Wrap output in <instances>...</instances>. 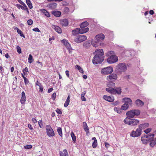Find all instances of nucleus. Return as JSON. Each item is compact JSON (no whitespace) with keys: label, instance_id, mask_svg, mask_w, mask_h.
Masks as SVG:
<instances>
[{"label":"nucleus","instance_id":"obj_1","mask_svg":"<svg viewBox=\"0 0 156 156\" xmlns=\"http://www.w3.org/2000/svg\"><path fill=\"white\" fill-rule=\"evenodd\" d=\"M96 55L93 58L92 62L94 64L101 63L104 60L103 51V49H99L96 50Z\"/></svg>","mask_w":156,"mask_h":156},{"label":"nucleus","instance_id":"obj_2","mask_svg":"<svg viewBox=\"0 0 156 156\" xmlns=\"http://www.w3.org/2000/svg\"><path fill=\"white\" fill-rule=\"evenodd\" d=\"M108 86L109 88L106 89V90L111 94H120L122 92V89L121 87H115L114 88L112 87H114L115 84L112 82H110L107 83Z\"/></svg>","mask_w":156,"mask_h":156},{"label":"nucleus","instance_id":"obj_3","mask_svg":"<svg viewBox=\"0 0 156 156\" xmlns=\"http://www.w3.org/2000/svg\"><path fill=\"white\" fill-rule=\"evenodd\" d=\"M140 113V110L138 109H133L128 111L126 113L127 117L129 119L134 118L135 115H138Z\"/></svg>","mask_w":156,"mask_h":156},{"label":"nucleus","instance_id":"obj_4","mask_svg":"<svg viewBox=\"0 0 156 156\" xmlns=\"http://www.w3.org/2000/svg\"><path fill=\"white\" fill-rule=\"evenodd\" d=\"M127 69V67L125 63L119 64L116 67V72L118 74H121L122 72H125Z\"/></svg>","mask_w":156,"mask_h":156},{"label":"nucleus","instance_id":"obj_5","mask_svg":"<svg viewBox=\"0 0 156 156\" xmlns=\"http://www.w3.org/2000/svg\"><path fill=\"white\" fill-rule=\"evenodd\" d=\"M139 121L135 119H131L129 118H126L124 120V122L126 124L131 126L137 125L139 122Z\"/></svg>","mask_w":156,"mask_h":156},{"label":"nucleus","instance_id":"obj_6","mask_svg":"<svg viewBox=\"0 0 156 156\" xmlns=\"http://www.w3.org/2000/svg\"><path fill=\"white\" fill-rule=\"evenodd\" d=\"M113 71V69L111 66H108L102 69L101 73L104 75H108L111 73Z\"/></svg>","mask_w":156,"mask_h":156},{"label":"nucleus","instance_id":"obj_7","mask_svg":"<svg viewBox=\"0 0 156 156\" xmlns=\"http://www.w3.org/2000/svg\"><path fill=\"white\" fill-rule=\"evenodd\" d=\"M47 134L49 137L53 136H55V133L50 125H48L46 126Z\"/></svg>","mask_w":156,"mask_h":156},{"label":"nucleus","instance_id":"obj_8","mask_svg":"<svg viewBox=\"0 0 156 156\" xmlns=\"http://www.w3.org/2000/svg\"><path fill=\"white\" fill-rule=\"evenodd\" d=\"M142 131V129L139 127L135 131L134 130L132 131L130 136L133 137H138L141 135Z\"/></svg>","mask_w":156,"mask_h":156},{"label":"nucleus","instance_id":"obj_9","mask_svg":"<svg viewBox=\"0 0 156 156\" xmlns=\"http://www.w3.org/2000/svg\"><path fill=\"white\" fill-rule=\"evenodd\" d=\"M118 57L115 55H110L107 59L108 62L109 64H112L118 61Z\"/></svg>","mask_w":156,"mask_h":156},{"label":"nucleus","instance_id":"obj_10","mask_svg":"<svg viewBox=\"0 0 156 156\" xmlns=\"http://www.w3.org/2000/svg\"><path fill=\"white\" fill-rule=\"evenodd\" d=\"M87 37L85 35H79L77 36L74 40L77 43H80L85 41L87 39Z\"/></svg>","mask_w":156,"mask_h":156},{"label":"nucleus","instance_id":"obj_11","mask_svg":"<svg viewBox=\"0 0 156 156\" xmlns=\"http://www.w3.org/2000/svg\"><path fill=\"white\" fill-rule=\"evenodd\" d=\"M105 38V36L103 34H100L96 35L95 37V39L99 43L104 40Z\"/></svg>","mask_w":156,"mask_h":156},{"label":"nucleus","instance_id":"obj_12","mask_svg":"<svg viewBox=\"0 0 156 156\" xmlns=\"http://www.w3.org/2000/svg\"><path fill=\"white\" fill-rule=\"evenodd\" d=\"M117 78V75L115 73H112L108 76L107 77V80L109 81H110L113 80H116Z\"/></svg>","mask_w":156,"mask_h":156},{"label":"nucleus","instance_id":"obj_13","mask_svg":"<svg viewBox=\"0 0 156 156\" xmlns=\"http://www.w3.org/2000/svg\"><path fill=\"white\" fill-rule=\"evenodd\" d=\"M91 43L92 45L94 47H98L99 45L101 46H103L104 45V43H99V42H98L96 40H93L91 42Z\"/></svg>","mask_w":156,"mask_h":156},{"label":"nucleus","instance_id":"obj_14","mask_svg":"<svg viewBox=\"0 0 156 156\" xmlns=\"http://www.w3.org/2000/svg\"><path fill=\"white\" fill-rule=\"evenodd\" d=\"M104 99L109 102H112L114 101V98L113 96H109L105 95L103 96Z\"/></svg>","mask_w":156,"mask_h":156},{"label":"nucleus","instance_id":"obj_15","mask_svg":"<svg viewBox=\"0 0 156 156\" xmlns=\"http://www.w3.org/2000/svg\"><path fill=\"white\" fill-rule=\"evenodd\" d=\"M148 140L150 142V146L151 147H153L156 144V138L148 139Z\"/></svg>","mask_w":156,"mask_h":156},{"label":"nucleus","instance_id":"obj_16","mask_svg":"<svg viewBox=\"0 0 156 156\" xmlns=\"http://www.w3.org/2000/svg\"><path fill=\"white\" fill-rule=\"evenodd\" d=\"M135 104L138 107H141L144 105V103L141 100L137 99L135 101Z\"/></svg>","mask_w":156,"mask_h":156},{"label":"nucleus","instance_id":"obj_17","mask_svg":"<svg viewBox=\"0 0 156 156\" xmlns=\"http://www.w3.org/2000/svg\"><path fill=\"white\" fill-rule=\"evenodd\" d=\"M22 96L20 99V102L22 104H23L25 103L26 98L24 92L23 91L21 93Z\"/></svg>","mask_w":156,"mask_h":156},{"label":"nucleus","instance_id":"obj_18","mask_svg":"<svg viewBox=\"0 0 156 156\" xmlns=\"http://www.w3.org/2000/svg\"><path fill=\"white\" fill-rule=\"evenodd\" d=\"M125 103L128 104L129 105H131L132 104V101L130 98H125L123 99Z\"/></svg>","mask_w":156,"mask_h":156},{"label":"nucleus","instance_id":"obj_19","mask_svg":"<svg viewBox=\"0 0 156 156\" xmlns=\"http://www.w3.org/2000/svg\"><path fill=\"white\" fill-rule=\"evenodd\" d=\"M83 125L84 130L86 132L87 135L88 133H89V128L87 126V124L86 122H83Z\"/></svg>","mask_w":156,"mask_h":156},{"label":"nucleus","instance_id":"obj_20","mask_svg":"<svg viewBox=\"0 0 156 156\" xmlns=\"http://www.w3.org/2000/svg\"><path fill=\"white\" fill-rule=\"evenodd\" d=\"M149 124L147 123H145L144 124H141L139 125V127L142 130V129H145L149 126Z\"/></svg>","mask_w":156,"mask_h":156},{"label":"nucleus","instance_id":"obj_21","mask_svg":"<svg viewBox=\"0 0 156 156\" xmlns=\"http://www.w3.org/2000/svg\"><path fill=\"white\" fill-rule=\"evenodd\" d=\"M57 6V4L55 3H50L48 5V7L51 9H55L56 8Z\"/></svg>","mask_w":156,"mask_h":156},{"label":"nucleus","instance_id":"obj_22","mask_svg":"<svg viewBox=\"0 0 156 156\" xmlns=\"http://www.w3.org/2000/svg\"><path fill=\"white\" fill-rule=\"evenodd\" d=\"M52 14L55 16L59 17L61 15V12L58 11H53L51 12Z\"/></svg>","mask_w":156,"mask_h":156},{"label":"nucleus","instance_id":"obj_23","mask_svg":"<svg viewBox=\"0 0 156 156\" xmlns=\"http://www.w3.org/2000/svg\"><path fill=\"white\" fill-rule=\"evenodd\" d=\"M80 29L76 28L72 31V34L75 36L80 33Z\"/></svg>","mask_w":156,"mask_h":156},{"label":"nucleus","instance_id":"obj_24","mask_svg":"<svg viewBox=\"0 0 156 156\" xmlns=\"http://www.w3.org/2000/svg\"><path fill=\"white\" fill-rule=\"evenodd\" d=\"M89 30V28L88 27H86L85 28H82L80 29V33L81 34H83L85 33Z\"/></svg>","mask_w":156,"mask_h":156},{"label":"nucleus","instance_id":"obj_25","mask_svg":"<svg viewBox=\"0 0 156 156\" xmlns=\"http://www.w3.org/2000/svg\"><path fill=\"white\" fill-rule=\"evenodd\" d=\"M92 140H94V141L92 143V147L94 148H95L96 147L97 145V141L96 138L94 137L92 138Z\"/></svg>","mask_w":156,"mask_h":156},{"label":"nucleus","instance_id":"obj_26","mask_svg":"<svg viewBox=\"0 0 156 156\" xmlns=\"http://www.w3.org/2000/svg\"><path fill=\"white\" fill-rule=\"evenodd\" d=\"M88 23L87 21H85L81 23L80 24V26L81 28H84L88 26Z\"/></svg>","mask_w":156,"mask_h":156},{"label":"nucleus","instance_id":"obj_27","mask_svg":"<svg viewBox=\"0 0 156 156\" xmlns=\"http://www.w3.org/2000/svg\"><path fill=\"white\" fill-rule=\"evenodd\" d=\"M61 24L62 26H67L68 25V21L66 19H64L61 22Z\"/></svg>","mask_w":156,"mask_h":156},{"label":"nucleus","instance_id":"obj_28","mask_svg":"<svg viewBox=\"0 0 156 156\" xmlns=\"http://www.w3.org/2000/svg\"><path fill=\"white\" fill-rule=\"evenodd\" d=\"M42 12L46 17H50V15L49 13L47 12L45 9H43L42 10Z\"/></svg>","mask_w":156,"mask_h":156},{"label":"nucleus","instance_id":"obj_29","mask_svg":"<svg viewBox=\"0 0 156 156\" xmlns=\"http://www.w3.org/2000/svg\"><path fill=\"white\" fill-rule=\"evenodd\" d=\"M128 108L129 105L128 104L125 103L121 106V109L126 110H127Z\"/></svg>","mask_w":156,"mask_h":156},{"label":"nucleus","instance_id":"obj_30","mask_svg":"<svg viewBox=\"0 0 156 156\" xmlns=\"http://www.w3.org/2000/svg\"><path fill=\"white\" fill-rule=\"evenodd\" d=\"M141 140L143 144H147V142L148 141H149V140H148V139H146L144 138V137L143 136L141 137Z\"/></svg>","mask_w":156,"mask_h":156},{"label":"nucleus","instance_id":"obj_31","mask_svg":"<svg viewBox=\"0 0 156 156\" xmlns=\"http://www.w3.org/2000/svg\"><path fill=\"white\" fill-rule=\"evenodd\" d=\"M54 28L55 30L59 34L62 33V30L61 28L57 26H54Z\"/></svg>","mask_w":156,"mask_h":156},{"label":"nucleus","instance_id":"obj_32","mask_svg":"<svg viewBox=\"0 0 156 156\" xmlns=\"http://www.w3.org/2000/svg\"><path fill=\"white\" fill-rule=\"evenodd\" d=\"M70 101V97L69 95L64 103V106L65 107H67L69 105Z\"/></svg>","mask_w":156,"mask_h":156},{"label":"nucleus","instance_id":"obj_33","mask_svg":"<svg viewBox=\"0 0 156 156\" xmlns=\"http://www.w3.org/2000/svg\"><path fill=\"white\" fill-rule=\"evenodd\" d=\"M15 29L17 30V32L20 35V36L21 37H23L24 38H25V36L23 34L22 32L20 30H19L17 27H16L15 28Z\"/></svg>","mask_w":156,"mask_h":156},{"label":"nucleus","instance_id":"obj_34","mask_svg":"<svg viewBox=\"0 0 156 156\" xmlns=\"http://www.w3.org/2000/svg\"><path fill=\"white\" fill-rule=\"evenodd\" d=\"M70 135L73 142L74 143H75L76 140V137L73 131L71 132Z\"/></svg>","mask_w":156,"mask_h":156},{"label":"nucleus","instance_id":"obj_35","mask_svg":"<svg viewBox=\"0 0 156 156\" xmlns=\"http://www.w3.org/2000/svg\"><path fill=\"white\" fill-rule=\"evenodd\" d=\"M90 45V43L89 41H86L83 44V46L86 48H88Z\"/></svg>","mask_w":156,"mask_h":156},{"label":"nucleus","instance_id":"obj_36","mask_svg":"<svg viewBox=\"0 0 156 156\" xmlns=\"http://www.w3.org/2000/svg\"><path fill=\"white\" fill-rule=\"evenodd\" d=\"M75 68L78 70L80 72L82 73H84V71L82 69L81 67L79 66L78 65H76L75 66Z\"/></svg>","mask_w":156,"mask_h":156},{"label":"nucleus","instance_id":"obj_37","mask_svg":"<svg viewBox=\"0 0 156 156\" xmlns=\"http://www.w3.org/2000/svg\"><path fill=\"white\" fill-rule=\"evenodd\" d=\"M26 2L27 5L30 9H32L33 8V6L30 0H26Z\"/></svg>","mask_w":156,"mask_h":156},{"label":"nucleus","instance_id":"obj_38","mask_svg":"<svg viewBox=\"0 0 156 156\" xmlns=\"http://www.w3.org/2000/svg\"><path fill=\"white\" fill-rule=\"evenodd\" d=\"M34 61V59L31 54L29 55V57L28 58V62L30 63H31Z\"/></svg>","mask_w":156,"mask_h":156},{"label":"nucleus","instance_id":"obj_39","mask_svg":"<svg viewBox=\"0 0 156 156\" xmlns=\"http://www.w3.org/2000/svg\"><path fill=\"white\" fill-rule=\"evenodd\" d=\"M57 130L60 136L62 137V129L60 127H58L57 129Z\"/></svg>","mask_w":156,"mask_h":156},{"label":"nucleus","instance_id":"obj_40","mask_svg":"<svg viewBox=\"0 0 156 156\" xmlns=\"http://www.w3.org/2000/svg\"><path fill=\"white\" fill-rule=\"evenodd\" d=\"M124 53L125 54V56L127 57H129L131 55V52L129 50H126L124 52Z\"/></svg>","mask_w":156,"mask_h":156},{"label":"nucleus","instance_id":"obj_41","mask_svg":"<svg viewBox=\"0 0 156 156\" xmlns=\"http://www.w3.org/2000/svg\"><path fill=\"white\" fill-rule=\"evenodd\" d=\"M27 23L28 25H31L33 24V20H32L30 19V20H27Z\"/></svg>","mask_w":156,"mask_h":156},{"label":"nucleus","instance_id":"obj_42","mask_svg":"<svg viewBox=\"0 0 156 156\" xmlns=\"http://www.w3.org/2000/svg\"><path fill=\"white\" fill-rule=\"evenodd\" d=\"M16 49L17 50V52L18 53L20 54L21 53V50L20 46H16Z\"/></svg>","mask_w":156,"mask_h":156},{"label":"nucleus","instance_id":"obj_43","mask_svg":"<svg viewBox=\"0 0 156 156\" xmlns=\"http://www.w3.org/2000/svg\"><path fill=\"white\" fill-rule=\"evenodd\" d=\"M149 139H151V138H154V134H150L149 133L148 134Z\"/></svg>","mask_w":156,"mask_h":156},{"label":"nucleus","instance_id":"obj_44","mask_svg":"<svg viewBox=\"0 0 156 156\" xmlns=\"http://www.w3.org/2000/svg\"><path fill=\"white\" fill-rule=\"evenodd\" d=\"M62 42L66 46V45L68 44L69 43L66 40L63 39L62 41Z\"/></svg>","mask_w":156,"mask_h":156},{"label":"nucleus","instance_id":"obj_45","mask_svg":"<svg viewBox=\"0 0 156 156\" xmlns=\"http://www.w3.org/2000/svg\"><path fill=\"white\" fill-rule=\"evenodd\" d=\"M28 72V69L27 67H26L25 69H23V72L24 75L26 74V73L27 72Z\"/></svg>","mask_w":156,"mask_h":156},{"label":"nucleus","instance_id":"obj_46","mask_svg":"<svg viewBox=\"0 0 156 156\" xmlns=\"http://www.w3.org/2000/svg\"><path fill=\"white\" fill-rule=\"evenodd\" d=\"M151 130V129L150 128H149L144 131V132L146 133L147 134L150 132Z\"/></svg>","mask_w":156,"mask_h":156},{"label":"nucleus","instance_id":"obj_47","mask_svg":"<svg viewBox=\"0 0 156 156\" xmlns=\"http://www.w3.org/2000/svg\"><path fill=\"white\" fill-rule=\"evenodd\" d=\"M32 147V146L31 145H28L24 146V147L26 149H31Z\"/></svg>","mask_w":156,"mask_h":156},{"label":"nucleus","instance_id":"obj_48","mask_svg":"<svg viewBox=\"0 0 156 156\" xmlns=\"http://www.w3.org/2000/svg\"><path fill=\"white\" fill-rule=\"evenodd\" d=\"M66 46L67 48L69 51H70V50H71V47L69 43L68 44L66 45Z\"/></svg>","mask_w":156,"mask_h":156},{"label":"nucleus","instance_id":"obj_49","mask_svg":"<svg viewBox=\"0 0 156 156\" xmlns=\"http://www.w3.org/2000/svg\"><path fill=\"white\" fill-rule=\"evenodd\" d=\"M24 81L25 84L26 85L27 84L29 83V81L27 79L26 77H24Z\"/></svg>","mask_w":156,"mask_h":156},{"label":"nucleus","instance_id":"obj_50","mask_svg":"<svg viewBox=\"0 0 156 156\" xmlns=\"http://www.w3.org/2000/svg\"><path fill=\"white\" fill-rule=\"evenodd\" d=\"M38 122L40 127V128H42L43 125V124L42 123L41 120H39L38 121Z\"/></svg>","mask_w":156,"mask_h":156},{"label":"nucleus","instance_id":"obj_51","mask_svg":"<svg viewBox=\"0 0 156 156\" xmlns=\"http://www.w3.org/2000/svg\"><path fill=\"white\" fill-rule=\"evenodd\" d=\"M56 111L57 113L58 114H61L62 113V112L58 108H57Z\"/></svg>","mask_w":156,"mask_h":156},{"label":"nucleus","instance_id":"obj_52","mask_svg":"<svg viewBox=\"0 0 156 156\" xmlns=\"http://www.w3.org/2000/svg\"><path fill=\"white\" fill-rule=\"evenodd\" d=\"M63 152L64 154V156H69L66 150L64 149V150H63Z\"/></svg>","mask_w":156,"mask_h":156},{"label":"nucleus","instance_id":"obj_53","mask_svg":"<svg viewBox=\"0 0 156 156\" xmlns=\"http://www.w3.org/2000/svg\"><path fill=\"white\" fill-rule=\"evenodd\" d=\"M33 30L35 32H40V30L37 27H36L34 28L33 29Z\"/></svg>","mask_w":156,"mask_h":156},{"label":"nucleus","instance_id":"obj_54","mask_svg":"<svg viewBox=\"0 0 156 156\" xmlns=\"http://www.w3.org/2000/svg\"><path fill=\"white\" fill-rule=\"evenodd\" d=\"M56 97V93H54L51 96L52 98L54 100L55 98Z\"/></svg>","mask_w":156,"mask_h":156},{"label":"nucleus","instance_id":"obj_55","mask_svg":"<svg viewBox=\"0 0 156 156\" xmlns=\"http://www.w3.org/2000/svg\"><path fill=\"white\" fill-rule=\"evenodd\" d=\"M81 96V99L82 101H85L86 100L85 98L84 97V96Z\"/></svg>","mask_w":156,"mask_h":156},{"label":"nucleus","instance_id":"obj_56","mask_svg":"<svg viewBox=\"0 0 156 156\" xmlns=\"http://www.w3.org/2000/svg\"><path fill=\"white\" fill-rule=\"evenodd\" d=\"M105 144L107 148H108L110 146V144L107 142H105Z\"/></svg>","mask_w":156,"mask_h":156},{"label":"nucleus","instance_id":"obj_57","mask_svg":"<svg viewBox=\"0 0 156 156\" xmlns=\"http://www.w3.org/2000/svg\"><path fill=\"white\" fill-rule=\"evenodd\" d=\"M39 87V91L40 92H42L43 90V87L42 86V85Z\"/></svg>","mask_w":156,"mask_h":156},{"label":"nucleus","instance_id":"obj_58","mask_svg":"<svg viewBox=\"0 0 156 156\" xmlns=\"http://www.w3.org/2000/svg\"><path fill=\"white\" fill-rule=\"evenodd\" d=\"M36 84L37 86H40L41 85V84L40 83H39L38 81H37L36 83Z\"/></svg>","mask_w":156,"mask_h":156},{"label":"nucleus","instance_id":"obj_59","mask_svg":"<svg viewBox=\"0 0 156 156\" xmlns=\"http://www.w3.org/2000/svg\"><path fill=\"white\" fill-rule=\"evenodd\" d=\"M28 127L30 129V130H33V128L32 127V126L30 124H28Z\"/></svg>","mask_w":156,"mask_h":156},{"label":"nucleus","instance_id":"obj_60","mask_svg":"<svg viewBox=\"0 0 156 156\" xmlns=\"http://www.w3.org/2000/svg\"><path fill=\"white\" fill-rule=\"evenodd\" d=\"M32 120L33 122L34 123H36L37 122V120L34 118H32Z\"/></svg>","mask_w":156,"mask_h":156},{"label":"nucleus","instance_id":"obj_61","mask_svg":"<svg viewBox=\"0 0 156 156\" xmlns=\"http://www.w3.org/2000/svg\"><path fill=\"white\" fill-rule=\"evenodd\" d=\"M69 72L68 70H66V74L68 77H69Z\"/></svg>","mask_w":156,"mask_h":156},{"label":"nucleus","instance_id":"obj_62","mask_svg":"<svg viewBox=\"0 0 156 156\" xmlns=\"http://www.w3.org/2000/svg\"><path fill=\"white\" fill-rule=\"evenodd\" d=\"M16 6L19 9H20L22 6L20 5L17 4L16 5Z\"/></svg>","mask_w":156,"mask_h":156},{"label":"nucleus","instance_id":"obj_63","mask_svg":"<svg viewBox=\"0 0 156 156\" xmlns=\"http://www.w3.org/2000/svg\"><path fill=\"white\" fill-rule=\"evenodd\" d=\"M53 90V88H52L49 89L48 90V92L50 93Z\"/></svg>","mask_w":156,"mask_h":156},{"label":"nucleus","instance_id":"obj_64","mask_svg":"<svg viewBox=\"0 0 156 156\" xmlns=\"http://www.w3.org/2000/svg\"><path fill=\"white\" fill-rule=\"evenodd\" d=\"M149 13H150V14L151 15H153L154 13V11L153 10H151L150 12H149Z\"/></svg>","mask_w":156,"mask_h":156}]
</instances>
